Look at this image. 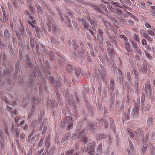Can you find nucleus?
Segmentation results:
<instances>
[{"label":"nucleus","mask_w":155,"mask_h":155,"mask_svg":"<svg viewBox=\"0 0 155 155\" xmlns=\"http://www.w3.org/2000/svg\"><path fill=\"white\" fill-rule=\"evenodd\" d=\"M45 7L47 8V9L48 10V12L51 14H53L54 13L51 10V9L47 5H45Z\"/></svg>","instance_id":"nucleus-58"},{"label":"nucleus","mask_w":155,"mask_h":155,"mask_svg":"<svg viewBox=\"0 0 155 155\" xmlns=\"http://www.w3.org/2000/svg\"><path fill=\"white\" fill-rule=\"evenodd\" d=\"M83 142H84L85 143L87 142L88 141V138L87 137L85 136L83 138L81 139Z\"/></svg>","instance_id":"nucleus-59"},{"label":"nucleus","mask_w":155,"mask_h":155,"mask_svg":"<svg viewBox=\"0 0 155 155\" xmlns=\"http://www.w3.org/2000/svg\"><path fill=\"white\" fill-rule=\"evenodd\" d=\"M131 43L132 46L134 50L135 53L140 55H142V53L141 49L138 47L137 44L133 41L131 42Z\"/></svg>","instance_id":"nucleus-3"},{"label":"nucleus","mask_w":155,"mask_h":155,"mask_svg":"<svg viewBox=\"0 0 155 155\" xmlns=\"http://www.w3.org/2000/svg\"><path fill=\"white\" fill-rule=\"evenodd\" d=\"M81 22L83 25V29L84 31L88 30L89 27V24L87 23V20L84 18H82Z\"/></svg>","instance_id":"nucleus-7"},{"label":"nucleus","mask_w":155,"mask_h":155,"mask_svg":"<svg viewBox=\"0 0 155 155\" xmlns=\"http://www.w3.org/2000/svg\"><path fill=\"white\" fill-rule=\"evenodd\" d=\"M41 79L42 81L44 82L45 89L46 91L48 89V87L47 83H46V80L43 76L41 77Z\"/></svg>","instance_id":"nucleus-32"},{"label":"nucleus","mask_w":155,"mask_h":155,"mask_svg":"<svg viewBox=\"0 0 155 155\" xmlns=\"http://www.w3.org/2000/svg\"><path fill=\"white\" fill-rule=\"evenodd\" d=\"M126 12H127V13L125 12L123 14L122 13V14L121 15L123 16V17L124 18H127L129 16V15H130V17L134 19H135L136 18L135 16L133 15L131 13L127 11Z\"/></svg>","instance_id":"nucleus-14"},{"label":"nucleus","mask_w":155,"mask_h":155,"mask_svg":"<svg viewBox=\"0 0 155 155\" xmlns=\"http://www.w3.org/2000/svg\"><path fill=\"white\" fill-rule=\"evenodd\" d=\"M29 7L31 14H35V10L34 8L31 5H29Z\"/></svg>","instance_id":"nucleus-52"},{"label":"nucleus","mask_w":155,"mask_h":155,"mask_svg":"<svg viewBox=\"0 0 155 155\" xmlns=\"http://www.w3.org/2000/svg\"><path fill=\"white\" fill-rule=\"evenodd\" d=\"M73 124L72 122L70 124L68 125L67 128L66 129L68 131L70 130L73 128Z\"/></svg>","instance_id":"nucleus-53"},{"label":"nucleus","mask_w":155,"mask_h":155,"mask_svg":"<svg viewBox=\"0 0 155 155\" xmlns=\"http://www.w3.org/2000/svg\"><path fill=\"white\" fill-rule=\"evenodd\" d=\"M64 16L67 19V21H66V22L68 25V26L69 27H71L72 26V25L70 21L69 20L68 17L66 14L64 15Z\"/></svg>","instance_id":"nucleus-31"},{"label":"nucleus","mask_w":155,"mask_h":155,"mask_svg":"<svg viewBox=\"0 0 155 155\" xmlns=\"http://www.w3.org/2000/svg\"><path fill=\"white\" fill-rule=\"evenodd\" d=\"M115 12L114 13H116L118 15H121L122 14V12L121 9L120 8L115 9Z\"/></svg>","instance_id":"nucleus-45"},{"label":"nucleus","mask_w":155,"mask_h":155,"mask_svg":"<svg viewBox=\"0 0 155 155\" xmlns=\"http://www.w3.org/2000/svg\"><path fill=\"white\" fill-rule=\"evenodd\" d=\"M0 20L2 23H5V22H7L8 21V18L6 12L3 13L2 19L1 18Z\"/></svg>","instance_id":"nucleus-12"},{"label":"nucleus","mask_w":155,"mask_h":155,"mask_svg":"<svg viewBox=\"0 0 155 155\" xmlns=\"http://www.w3.org/2000/svg\"><path fill=\"white\" fill-rule=\"evenodd\" d=\"M134 93L133 90L130 87H129L128 90L127 91V95L128 96H133L134 95Z\"/></svg>","instance_id":"nucleus-25"},{"label":"nucleus","mask_w":155,"mask_h":155,"mask_svg":"<svg viewBox=\"0 0 155 155\" xmlns=\"http://www.w3.org/2000/svg\"><path fill=\"white\" fill-rule=\"evenodd\" d=\"M67 12L69 15L71 16L72 18H74V15L72 12L69 11V10H68L67 11Z\"/></svg>","instance_id":"nucleus-46"},{"label":"nucleus","mask_w":155,"mask_h":155,"mask_svg":"<svg viewBox=\"0 0 155 155\" xmlns=\"http://www.w3.org/2000/svg\"><path fill=\"white\" fill-rule=\"evenodd\" d=\"M153 117H149L147 120V125L150 126H152L153 123Z\"/></svg>","instance_id":"nucleus-24"},{"label":"nucleus","mask_w":155,"mask_h":155,"mask_svg":"<svg viewBox=\"0 0 155 155\" xmlns=\"http://www.w3.org/2000/svg\"><path fill=\"white\" fill-rule=\"evenodd\" d=\"M52 108L53 109H54L55 107H56L58 105L57 102H56V101L54 100L52 101Z\"/></svg>","instance_id":"nucleus-56"},{"label":"nucleus","mask_w":155,"mask_h":155,"mask_svg":"<svg viewBox=\"0 0 155 155\" xmlns=\"http://www.w3.org/2000/svg\"><path fill=\"white\" fill-rule=\"evenodd\" d=\"M145 93L148 95L149 93L151 92V86L148 83H146L145 85Z\"/></svg>","instance_id":"nucleus-10"},{"label":"nucleus","mask_w":155,"mask_h":155,"mask_svg":"<svg viewBox=\"0 0 155 155\" xmlns=\"http://www.w3.org/2000/svg\"><path fill=\"white\" fill-rule=\"evenodd\" d=\"M103 35H101L100 34H97V39L99 41L101 42L103 41V39L102 37Z\"/></svg>","instance_id":"nucleus-36"},{"label":"nucleus","mask_w":155,"mask_h":155,"mask_svg":"<svg viewBox=\"0 0 155 155\" xmlns=\"http://www.w3.org/2000/svg\"><path fill=\"white\" fill-rule=\"evenodd\" d=\"M141 132H142V129H140L135 131L134 133H135L136 135L138 136L140 135Z\"/></svg>","instance_id":"nucleus-49"},{"label":"nucleus","mask_w":155,"mask_h":155,"mask_svg":"<svg viewBox=\"0 0 155 155\" xmlns=\"http://www.w3.org/2000/svg\"><path fill=\"white\" fill-rule=\"evenodd\" d=\"M110 127L113 130L114 129V123L113 120L112 118H110Z\"/></svg>","instance_id":"nucleus-27"},{"label":"nucleus","mask_w":155,"mask_h":155,"mask_svg":"<svg viewBox=\"0 0 155 155\" xmlns=\"http://www.w3.org/2000/svg\"><path fill=\"white\" fill-rule=\"evenodd\" d=\"M119 21L124 25H127V21L122 18H119Z\"/></svg>","instance_id":"nucleus-48"},{"label":"nucleus","mask_w":155,"mask_h":155,"mask_svg":"<svg viewBox=\"0 0 155 155\" xmlns=\"http://www.w3.org/2000/svg\"><path fill=\"white\" fill-rule=\"evenodd\" d=\"M140 33L141 35H143V36L145 38H146L147 37H148V35L146 31L143 29L140 31Z\"/></svg>","instance_id":"nucleus-28"},{"label":"nucleus","mask_w":155,"mask_h":155,"mask_svg":"<svg viewBox=\"0 0 155 155\" xmlns=\"http://www.w3.org/2000/svg\"><path fill=\"white\" fill-rule=\"evenodd\" d=\"M125 48L126 49L127 51L130 52V46L127 42H124V44Z\"/></svg>","instance_id":"nucleus-30"},{"label":"nucleus","mask_w":155,"mask_h":155,"mask_svg":"<svg viewBox=\"0 0 155 155\" xmlns=\"http://www.w3.org/2000/svg\"><path fill=\"white\" fill-rule=\"evenodd\" d=\"M66 69L67 71L71 73L74 72V69L73 68L72 66L71 65H68L66 67Z\"/></svg>","instance_id":"nucleus-23"},{"label":"nucleus","mask_w":155,"mask_h":155,"mask_svg":"<svg viewBox=\"0 0 155 155\" xmlns=\"http://www.w3.org/2000/svg\"><path fill=\"white\" fill-rule=\"evenodd\" d=\"M43 129L42 130V133L43 134H44L47 130V127L46 125L42 124V125H40V129L42 130L43 128Z\"/></svg>","instance_id":"nucleus-26"},{"label":"nucleus","mask_w":155,"mask_h":155,"mask_svg":"<svg viewBox=\"0 0 155 155\" xmlns=\"http://www.w3.org/2000/svg\"><path fill=\"white\" fill-rule=\"evenodd\" d=\"M87 19L92 25L95 26L97 25V22L95 18L93 17H92L91 18H90L89 17H87Z\"/></svg>","instance_id":"nucleus-9"},{"label":"nucleus","mask_w":155,"mask_h":155,"mask_svg":"<svg viewBox=\"0 0 155 155\" xmlns=\"http://www.w3.org/2000/svg\"><path fill=\"white\" fill-rule=\"evenodd\" d=\"M86 133L87 132L85 130H82L80 131V133L78 134V137H77V138L78 139H81L82 138H83V137L85 136Z\"/></svg>","instance_id":"nucleus-11"},{"label":"nucleus","mask_w":155,"mask_h":155,"mask_svg":"<svg viewBox=\"0 0 155 155\" xmlns=\"http://www.w3.org/2000/svg\"><path fill=\"white\" fill-rule=\"evenodd\" d=\"M35 4L36 7L37 13L38 15L43 14V11L39 4L36 2H35Z\"/></svg>","instance_id":"nucleus-8"},{"label":"nucleus","mask_w":155,"mask_h":155,"mask_svg":"<svg viewBox=\"0 0 155 155\" xmlns=\"http://www.w3.org/2000/svg\"><path fill=\"white\" fill-rule=\"evenodd\" d=\"M133 38L134 40L137 41L138 43H140V41L139 37L137 34H134L133 36Z\"/></svg>","instance_id":"nucleus-33"},{"label":"nucleus","mask_w":155,"mask_h":155,"mask_svg":"<svg viewBox=\"0 0 155 155\" xmlns=\"http://www.w3.org/2000/svg\"><path fill=\"white\" fill-rule=\"evenodd\" d=\"M74 71H75V73L77 76H78L80 75V69L79 68H74Z\"/></svg>","instance_id":"nucleus-41"},{"label":"nucleus","mask_w":155,"mask_h":155,"mask_svg":"<svg viewBox=\"0 0 155 155\" xmlns=\"http://www.w3.org/2000/svg\"><path fill=\"white\" fill-rule=\"evenodd\" d=\"M107 7L109 10V11L110 12H113V13L115 12L114 9H113V8L111 6V5H108L107 6Z\"/></svg>","instance_id":"nucleus-47"},{"label":"nucleus","mask_w":155,"mask_h":155,"mask_svg":"<svg viewBox=\"0 0 155 155\" xmlns=\"http://www.w3.org/2000/svg\"><path fill=\"white\" fill-rule=\"evenodd\" d=\"M68 100L69 103L75 109L77 108L76 103L73 100V96L72 94H69L68 97Z\"/></svg>","instance_id":"nucleus-5"},{"label":"nucleus","mask_w":155,"mask_h":155,"mask_svg":"<svg viewBox=\"0 0 155 155\" xmlns=\"http://www.w3.org/2000/svg\"><path fill=\"white\" fill-rule=\"evenodd\" d=\"M151 108V105L148 104H145L144 102H142L141 110L143 112L149 111Z\"/></svg>","instance_id":"nucleus-6"},{"label":"nucleus","mask_w":155,"mask_h":155,"mask_svg":"<svg viewBox=\"0 0 155 155\" xmlns=\"http://www.w3.org/2000/svg\"><path fill=\"white\" fill-rule=\"evenodd\" d=\"M90 6L98 12H101V10L100 9V8L94 4H91L90 5Z\"/></svg>","instance_id":"nucleus-20"},{"label":"nucleus","mask_w":155,"mask_h":155,"mask_svg":"<svg viewBox=\"0 0 155 155\" xmlns=\"http://www.w3.org/2000/svg\"><path fill=\"white\" fill-rule=\"evenodd\" d=\"M155 153V149L153 148L150 150V155H154Z\"/></svg>","instance_id":"nucleus-64"},{"label":"nucleus","mask_w":155,"mask_h":155,"mask_svg":"<svg viewBox=\"0 0 155 155\" xmlns=\"http://www.w3.org/2000/svg\"><path fill=\"white\" fill-rule=\"evenodd\" d=\"M111 4L114 5L115 6L120 7L121 8H123L122 7L118 2H114V1H111Z\"/></svg>","instance_id":"nucleus-38"},{"label":"nucleus","mask_w":155,"mask_h":155,"mask_svg":"<svg viewBox=\"0 0 155 155\" xmlns=\"http://www.w3.org/2000/svg\"><path fill=\"white\" fill-rule=\"evenodd\" d=\"M133 71L134 73V74H135V78L137 79H138V73L137 71L135 69H134L133 70Z\"/></svg>","instance_id":"nucleus-57"},{"label":"nucleus","mask_w":155,"mask_h":155,"mask_svg":"<svg viewBox=\"0 0 155 155\" xmlns=\"http://www.w3.org/2000/svg\"><path fill=\"white\" fill-rule=\"evenodd\" d=\"M96 145L95 143L92 142L90 143L88 146L87 147V150L89 154L93 155L94 154L95 151L94 150Z\"/></svg>","instance_id":"nucleus-2"},{"label":"nucleus","mask_w":155,"mask_h":155,"mask_svg":"<svg viewBox=\"0 0 155 155\" xmlns=\"http://www.w3.org/2000/svg\"><path fill=\"white\" fill-rule=\"evenodd\" d=\"M72 117L71 116H68L67 117L65 120V121H67V124L70 123L72 120Z\"/></svg>","instance_id":"nucleus-42"},{"label":"nucleus","mask_w":155,"mask_h":155,"mask_svg":"<svg viewBox=\"0 0 155 155\" xmlns=\"http://www.w3.org/2000/svg\"><path fill=\"white\" fill-rule=\"evenodd\" d=\"M16 35L17 37L18 38V40H20V41H21V40L22 38L20 34L19 33L16 32Z\"/></svg>","instance_id":"nucleus-60"},{"label":"nucleus","mask_w":155,"mask_h":155,"mask_svg":"<svg viewBox=\"0 0 155 155\" xmlns=\"http://www.w3.org/2000/svg\"><path fill=\"white\" fill-rule=\"evenodd\" d=\"M71 133L69 132L64 135L61 141V144H64L68 142V139L71 137Z\"/></svg>","instance_id":"nucleus-4"},{"label":"nucleus","mask_w":155,"mask_h":155,"mask_svg":"<svg viewBox=\"0 0 155 155\" xmlns=\"http://www.w3.org/2000/svg\"><path fill=\"white\" fill-rule=\"evenodd\" d=\"M8 8L9 9V10L10 13H12L13 12L12 8L11 5L9 4V3H8Z\"/></svg>","instance_id":"nucleus-62"},{"label":"nucleus","mask_w":155,"mask_h":155,"mask_svg":"<svg viewBox=\"0 0 155 155\" xmlns=\"http://www.w3.org/2000/svg\"><path fill=\"white\" fill-rule=\"evenodd\" d=\"M54 78L53 77L51 76L49 78V82L51 84H54L55 82Z\"/></svg>","instance_id":"nucleus-51"},{"label":"nucleus","mask_w":155,"mask_h":155,"mask_svg":"<svg viewBox=\"0 0 155 155\" xmlns=\"http://www.w3.org/2000/svg\"><path fill=\"white\" fill-rule=\"evenodd\" d=\"M34 28L35 30L36 34L37 35V37L38 38H39L40 37L39 33L41 32L40 28V27L37 26H36Z\"/></svg>","instance_id":"nucleus-22"},{"label":"nucleus","mask_w":155,"mask_h":155,"mask_svg":"<svg viewBox=\"0 0 155 155\" xmlns=\"http://www.w3.org/2000/svg\"><path fill=\"white\" fill-rule=\"evenodd\" d=\"M115 88V82L114 80L111 79L110 80V84L109 88L113 91L114 90Z\"/></svg>","instance_id":"nucleus-17"},{"label":"nucleus","mask_w":155,"mask_h":155,"mask_svg":"<svg viewBox=\"0 0 155 155\" xmlns=\"http://www.w3.org/2000/svg\"><path fill=\"white\" fill-rule=\"evenodd\" d=\"M37 122L38 121L36 120L35 119L33 120L31 123L29 128H36V125Z\"/></svg>","instance_id":"nucleus-21"},{"label":"nucleus","mask_w":155,"mask_h":155,"mask_svg":"<svg viewBox=\"0 0 155 155\" xmlns=\"http://www.w3.org/2000/svg\"><path fill=\"white\" fill-rule=\"evenodd\" d=\"M129 109V108L128 109L129 114L130 115V117L132 118H135L137 114L139 111L137 104H135V107L133 108L130 113V112Z\"/></svg>","instance_id":"nucleus-1"},{"label":"nucleus","mask_w":155,"mask_h":155,"mask_svg":"<svg viewBox=\"0 0 155 155\" xmlns=\"http://www.w3.org/2000/svg\"><path fill=\"white\" fill-rule=\"evenodd\" d=\"M55 150V147L54 146H52L50 149L49 152L51 154H53L54 153Z\"/></svg>","instance_id":"nucleus-44"},{"label":"nucleus","mask_w":155,"mask_h":155,"mask_svg":"<svg viewBox=\"0 0 155 155\" xmlns=\"http://www.w3.org/2000/svg\"><path fill=\"white\" fill-rule=\"evenodd\" d=\"M97 127V122L91 123L89 126L90 129L93 131H94L96 130Z\"/></svg>","instance_id":"nucleus-13"},{"label":"nucleus","mask_w":155,"mask_h":155,"mask_svg":"<svg viewBox=\"0 0 155 155\" xmlns=\"http://www.w3.org/2000/svg\"><path fill=\"white\" fill-rule=\"evenodd\" d=\"M6 45L3 41H0V48L1 49L5 48L6 47Z\"/></svg>","instance_id":"nucleus-39"},{"label":"nucleus","mask_w":155,"mask_h":155,"mask_svg":"<svg viewBox=\"0 0 155 155\" xmlns=\"http://www.w3.org/2000/svg\"><path fill=\"white\" fill-rule=\"evenodd\" d=\"M61 127L62 128L65 127L67 124V121H61L60 123Z\"/></svg>","instance_id":"nucleus-35"},{"label":"nucleus","mask_w":155,"mask_h":155,"mask_svg":"<svg viewBox=\"0 0 155 155\" xmlns=\"http://www.w3.org/2000/svg\"><path fill=\"white\" fill-rule=\"evenodd\" d=\"M4 37L6 41L8 40L10 37V33L9 31L7 29H5L4 31Z\"/></svg>","instance_id":"nucleus-16"},{"label":"nucleus","mask_w":155,"mask_h":155,"mask_svg":"<svg viewBox=\"0 0 155 155\" xmlns=\"http://www.w3.org/2000/svg\"><path fill=\"white\" fill-rule=\"evenodd\" d=\"M135 93L137 94H138L140 88L139 87H135Z\"/></svg>","instance_id":"nucleus-61"},{"label":"nucleus","mask_w":155,"mask_h":155,"mask_svg":"<svg viewBox=\"0 0 155 155\" xmlns=\"http://www.w3.org/2000/svg\"><path fill=\"white\" fill-rule=\"evenodd\" d=\"M30 129H31V132L30 133V135L28 137V138L30 139L31 137L34 134V133L35 132V129L36 128H30Z\"/></svg>","instance_id":"nucleus-43"},{"label":"nucleus","mask_w":155,"mask_h":155,"mask_svg":"<svg viewBox=\"0 0 155 155\" xmlns=\"http://www.w3.org/2000/svg\"><path fill=\"white\" fill-rule=\"evenodd\" d=\"M149 134L148 133H147L146 135L145 138H143V143H147L149 139Z\"/></svg>","instance_id":"nucleus-34"},{"label":"nucleus","mask_w":155,"mask_h":155,"mask_svg":"<svg viewBox=\"0 0 155 155\" xmlns=\"http://www.w3.org/2000/svg\"><path fill=\"white\" fill-rule=\"evenodd\" d=\"M35 38L33 37H31L30 38V43L32 48H35Z\"/></svg>","instance_id":"nucleus-29"},{"label":"nucleus","mask_w":155,"mask_h":155,"mask_svg":"<svg viewBox=\"0 0 155 155\" xmlns=\"http://www.w3.org/2000/svg\"><path fill=\"white\" fill-rule=\"evenodd\" d=\"M102 143H100V144L99 145L98 147L97 148V152H98V153H101L102 152Z\"/></svg>","instance_id":"nucleus-37"},{"label":"nucleus","mask_w":155,"mask_h":155,"mask_svg":"<svg viewBox=\"0 0 155 155\" xmlns=\"http://www.w3.org/2000/svg\"><path fill=\"white\" fill-rule=\"evenodd\" d=\"M26 64H27L28 66L30 67L31 69H32L33 67V65L32 63L30 62H26Z\"/></svg>","instance_id":"nucleus-63"},{"label":"nucleus","mask_w":155,"mask_h":155,"mask_svg":"<svg viewBox=\"0 0 155 155\" xmlns=\"http://www.w3.org/2000/svg\"><path fill=\"white\" fill-rule=\"evenodd\" d=\"M102 120V124L104 126V127L105 129H107L109 126L107 120L105 119H103L102 120L101 119V120H98V121H101Z\"/></svg>","instance_id":"nucleus-18"},{"label":"nucleus","mask_w":155,"mask_h":155,"mask_svg":"<svg viewBox=\"0 0 155 155\" xmlns=\"http://www.w3.org/2000/svg\"><path fill=\"white\" fill-rule=\"evenodd\" d=\"M0 55L2 56V60L3 62L6 61L7 58V54L4 51H3L0 53Z\"/></svg>","instance_id":"nucleus-19"},{"label":"nucleus","mask_w":155,"mask_h":155,"mask_svg":"<svg viewBox=\"0 0 155 155\" xmlns=\"http://www.w3.org/2000/svg\"><path fill=\"white\" fill-rule=\"evenodd\" d=\"M100 6L103 9L105 12L107 11V9L105 5H104L103 4L101 3L100 4Z\"/></svg>","instance_id":"nucleus-54"},{"label":"nucleus","mask_w":155,"mask_h":155,"mask_svg":"<svg viewBox=\"0 0 155 155\" xmlns=\"http://www.w3.org/2000/svg\"><path fill=\"white\" fill-rule=\"evenodd\" d=\"M9 53L10 55L13 57H14L15 54V52L14 51L13 49L9 50Z\"/></svg>","instance_id":"nucleus-50"},{"label":"nucleus","mask_w":155,"mask_h":155,"mask_svg":"<svg viewBox=\"0 0 155 155\" xmlns=\"http://www.w3.org/2000/svg\"><path fill=\"white\" fill-rule=\"evenodd\" d=\"M52 31L54 35H55L56 33V31L57 29V28L56 26L53 24L52 25Z\"/></svg>","instance_id":"nucleus-40"},{"label":"nucleus","mask_w":155,"mask_h":155,"mask_svg":"<svg viewBox=\"0 0 155 155\" xmlns=\"http://www.w3.org/2000/svg\"><path fill=\"white\" fill-rule=\"evenodd\" d=\"M148 34L151 36H154L155 34L154 31L151 30H147Z\"/></svg>","instance_id":"nucleus-55"},{"label":"nucleus","mask_w":155,"mask_h":155,"mask_svg":"<svg viewBox=\"0 0 155 155\" xmlns=\"http://www.w3.org/2000/svg\"><path fill=\"white\" fill-rule=\"evenodd\" d=\"M54 84V87L56 89H58L61 87L60 81L59 79L56 80Z\"/></svg>","instance_id":"nucleus-15"}]
</instances>
